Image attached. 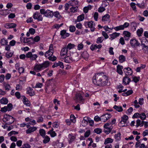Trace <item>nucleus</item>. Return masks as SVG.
<instances>
[{
  "instance_id": "2",
  "label": "nucleus",
  "mask_w": 148,
  "mask_h": 148,
  "mask_svg": "<svg viewBox=\"0 0 148 148\" xmlns=\"http://www.w3.org/2000/svg\"><path fill=\"white\" fill-rule=\"evenodd\" d=\"M49 64V62L48 61H46L44 62L41 64H36L34 69L36 71L39 72L48 67Z\"/></svg>"
},
{
  "instance_id": "31",
  "label": "nucleus",
  "mask_w": 148,
  "mask_h": 148,
  "mask_svg": "<svg viewBox=\"0 0 148 148\" xmlns=\"http://www.w3.org/2000/svg\"><path fill=\"white\" fill-rule=\"evenodd\" d=\"M44 139L43 140V143L44 144H46L48 143L50 140V138L47 136H46L43 137Z\"/></svg>"
},
{
  "instance_id": "18",
  "label": "nucleus",
  "mask_w": 148,
  "mask_h": 148,
  "mask_svg": "<svg viewBox=\"0 0 148 148\" xmlns=\"http://www.w3.org/2000/svg\"><path fill=\"white\" fill-rule=\"evenodd\" d=\"M68 49L66 47H64L62 50L60 52V55L61 56H64L67 55Z\"/></svg>"
},
{
  "instance_id": "16",
  "label": "nucleus",
  "mask_w": 148,
  "mask_h": 148,
  "mask_svg": "<svg viewBox=\"0 0 148 148\" xmlns=\"http://www.w3.org/2000/svg\"><path fill=\"white\" fill-rule=\"evenodd\" d=\"M123 71L126 73V76L127 75H130L132 74V71L131 69L129 67L124 69Z\"/></svg>"
},
{
  "instance_id": "58",
  "label": "nucleus",
  "mask_w": 148,
  "mask_h": 148,
  "mask_svg": "<svg viewBox=\"0 0 148 148\" xmlns=\"http://www.w3.org/2000/svg\"><path fill=\"white\" fill-rule=\"evenodd\" d=\"M102 35L104 37L105 39H107L108 38L109 36L105 32L102 31Z\"/></svg>"
},
{
  "instance_id": "34",
  "label": "nucleus",
  "mask_w": 148,
  "mask_h": 148,
  "mask_svg": "<svg viewBox=\"0 0 148 148\" xmlns=\"http://www.w3.org/2000/svg\"><path fill=\"white\" fill-rule=\"evenodd\" d=\"M82 57L86 60L89 57V54L87 51H84L82 54Z\"/></svg>"
},
{
  "instance_id": "51",
  "label": "nucleus",
  "mask_w": 148,
  "mask_h": 148,
  "mask_svg": "<svg viewBox=\"0 0 148 148\" xmlns=\"http://www.w3.org/2000/svg\"><path fill=\"white\" fill-rule=\"evenodd\" d=\"M7 107L8 111H10L11 110L13 106L12 103H10L8 104L7 106H6Z\"/></svg>"
},
{
  "instance_id": "32",
  "label": "nucleus",
  "mask_w": 148,
  "mask_h": 148,
  "mask_svg": "<svg viewBox=\"0 0 148 148\" xmlns=\"http://www.w3.org/2000/svg\"><path fill=\"white\" fill-rule=\"evenodd\" d=\"M92 8L91 6L89 5L85 7L83 9L84 12L86 13L88 12L89 10H90Z\"/></svg>"
},
{
  "instance_id": "57",
  "label": "nucleus",
  "mask_w": 148,
  "mask_h": 148,
  "mask_svg": "<svg viewBox=\"0 0 148 148\" xmlns=\"http://www.w3.org/2000/svg\"><path fill=\"white\" fill-rule=\"evenodd\" d=\"M136 5L140 8H143L145 7V4L143 2L141 3H137Z\"/></svg>"
},
{
  "instance_id": "64",
  "label": "nucleus",
  "mask_w": 148,
  "mask_h": 148,
  "mask_svg": "<svg viewBox=\"0 0 148 148\" xmlns=\"http://www.w3.org/2000/svg\"><path fill=\"white\" fill-rule=\"evenodd\" d=\"M76 27L77 28L79 29H81L82 28V25L81 23H79L76 24Z\"/></svg>"
},
{
  "instance_id": "48",
  "label": "nucleus",
  "mask_w": 148,
  "mask_h": 148,
  "mask_svg": "<svg viewBox=\"0 0 148 148\" xmlns=\"http://www.w3.org/2000/svg\"><path fill=\"white\" fill-rule=\"evenodd\" d=\"M123 34L125 35V37H129L130 36V33L127 31H124L123 32Z\"/></svg>"
},
{
  "instance_id": "50",
  "label": "nucleus",
  "mask_w": 148,
  "mask_h": 148,
  "mask_svg": "<svg viewBox=\"0 0 148 148\" xmlns=\"http://www.w3.org/2000/svg\"><path fill=\"white\" fill-rule=\"evenodd\" d=\"M139 117L141 119L144 120L146 119V115L143 112L140 114Z\"/></svg>"
},
{
  "instance_id": "61",
  "label": "nucleus",
  "mask_w": 148,
  "mask_h": 148,
  "mask_svg": "<svg viewBox=\"0 0 148 148\" xmlns=\"http://www.w3.org/2000/svg\"><path fill=\"white\" fill-rule=\"evenodd\" d=\"M70 120L73 123H75V117L73 115H71L70 116Z\"/></svg>"
},
{
  "instance_id": "1",
  "label": "nucleus",
  "mask_w": 148,
  "mask_h": 148,
  "mask_svg": "<svg viewBox=\"0 0 148 148\" xmlns=\"http://www.w3.org/2000/svg\"><path fill=\"white\" fill-rule=\"evenodd\" d=\"M95 84L100 86H103L107 84L108 82L107 76L102 73L96 74L92 78Z\"/></svg>"
},
{
  "instance_id": "39",
  "label": "nucleus",
  "mask_w": 148,
  "mask_h": 148,
  "mask_svg": "<svg viewBox=\"0 0 148 148\" xmlns=\"http://www.w3.org/2000/svg\"><path fill=\"white\" fill-rule=\"evenodd\" d=\"M53 16H54L56 18H59L60 16V13L58 11H56L55 12H53Z\"/></svg>"
},
{
  "instance_id": "33",
  "label": "nucleus",
  "mask_w": 148,
  "mask_h": 148,
  "mask_svg": "<svg viewBox=\"0 0 148 148\" xmlns=\"http://www.w3.org/2000/svg\"><path fill=\"white\" fill-rule=\"evenodd\" d=\"M53 128L50 130L47 133L48 134H50L51 137H54L56 135L55 132L53 131Z\"/></svg>"
},
{
  "instance_id": "9",
  "label": "nucleus",
  "mask_w": 148,
  "mask_h": 148,
  "mask_svg": "<svg viewBox=\"0 0 148 148\" xmlns=\"http://www.w3.org/2000/svg\"><path fill=\"white\" fill-rule=\"evenodd\" d=\"M130 44L131 46L133 48H136L139 46L140 44L138 41L135 39H132L130 40Z\"/></svg>"
},
{
  "instance_id": "13",
  "label": "nucleus",
  "mask_w": 148,
  "mask_h": 148,
  "mask_svg": "<svg viewBox=\"0 0 148 148\" xmlns=\"http://www.w3.org/2000/svg\"><path fill=\"white\" fill-rule=\"evenodd\" d=\"M60 34L61 36V37L63 38H66V37L69 36L70 35L69 33H67L66 31L65 30H62L60 32Z\"/></svg>"
},
{
  "instance_id": "15",
  "label": "nucleus",
  "mask_w": 148,
  "mask_h": 148,
  "mask_svg": "<svg viewBox=\"0 0 148 148\" xmlns=\"http://www.w3.org/2000/svg\"><path fill=\"white\" fill-rule=\"evenodd\" d=\"M37 129V127H30L26 131V134H28L33 132L36 131Z\"/></svg>"
},
{
  "instance_id": "37",
  "label": "nucleus",
  "mask_w": 148,
  "mask_h": 148,
  "mask_svg": "<svg viewBox=\"0 0 148 148\" xmlns=\"http://www.w3.org/2000/svg\"><path fill=\"white\" fill-rule=\"evenodd\" d=\"M88 121V117H84L83 118V120L82 121V123H84V125H87Z\"/></svg>"
},
{
  "instance_id": "23",
  "label": "nucleus",
  "mask_w": 148,
  "mask_h": 148,
  "mask_svg": "<svg viewBox=\"0 0 148 148\" xmlns=\"http://www.w3.org/2000/svg\"><path fill=\"white\" fill-rule=\"evenodd\" d=\"M119 35L120 33H117L116 32L113 33L112 34H111L110 35V39L111 40H112L116 38Z\"/></svg>"
},
{
  "instance_id": "46",
  "label": "nucleus",
  "mask_w": 148,
  "mask_h": 148,
  "mask_svg": "<svg viewBox=\"0 0 148 148\" xmlns=\"http://www.w3.org/2000/svg\"><path fill=\"white\" fill-rule=\"evenodd\" d=\"M69 31L70 32H74L76 30V28L74 25H70L69 27Z\"/></svg>"
},
{
  "instance_id": "60",
  "label": "nucleus",
  "mask_w": 148,
  "mask_h": 148,
  "mask_svg": "<svg viewBox=\"0 0 148 148\" xmlns=\"http://www.w3.org/2000/svg\"><path fill=\"white\" fill-rule=\"evenodd\" d=\"M26 38H27L21 37H20V40L21 41L25 43H27V41H26Z\"/></svg>"
},
{
  "instance_id": "62",
  "label": "nucleus",
  "mask_w": 148,
  "mask_h": 148,
  "mask_svg": "<svg viewBox=\"0 0 148 148\" xmlns=\"http://www.w3.org/2000/svg\"><path fill=\"white\" fill-rule=\"evenodd\" d=\"M38 56L36 54H34L30 58V59L32 60H36V58H37Z\"/></svg>"
},
{
  "instance_id": "24",
  "label": "nucleus",
  "mask_w": 148,
  "mask_h": 148,
  "mask_svg": "<svg viewBox=\"0 0 148 148\" xmlns=\"http://www.w3.org/2000/svg\"><path fill=\"white\" fill-rule=\"evenodd\" d=\"M142 44L143 46V47L146 49L148 48V41L145 39L141 41Z\"/></svg>"
},
{
  "instance_id": "35",
  "label": "nucleus",
  "mask_w": 148,
  "mask_h": 148,
  "mask_svg": "<svg viewBox=\"0 0 148 148\" xmlns=\"http://www.w3.org/2000/svg\"><path fill=\"white\" fill-rule=\"evenodd\" d=\"M78 7L76 6L75 7H72L70 8V11L72 13L76 12L78 10Z\"/></svg>"
},
{
  "instance_id": "59",
  "label": "nucleus",
  "mask_w": 148,
  "mask_h": 148,
  "mask_svg": "<svg viewBox=\"0 0 148 148\" xmlns=\"http://www.w3.org/2000/svg\"><path fill=\"white\" fill-rule=\"evenodd\" d=\"M48 51L51 52V55H53L54 51H53V48L52 45L51 44L50 45L49 49Z\"/></svg>"
},
{
  "instance_id": "63",
  "label": "nucleus",
  "mask_w": 148,
  "mask_h": 148,
  "mask_svg": "<svg viewBox=\"0 0 148 148\" xmlns=\"http://www.w3.org/2000/svg\"><path fill=\"white\" fill-rule=\"evenodd\" d=\"M140 114L138 113H135L133 116V118H138L140 117Z\"/></svg>"
},
{
  "instance_id": "21",
  "label": "nucleus",
  "mask_w": 148,
  "mask_h": 148,
  "mask_svg": "<svg viewBox=\"0 0 148 148\" xmlns=\"http://www.w3.org/2000/svg\"><path fill=\"white\" fill-rule=\"evenodd\" d=\"M58 66H59L60 67L62 68H64V66L63 63L61 62H59L58 63H54L52 67L53 68H54L55 67H57Z\"/></svg>"
},
{
  "instance_id": "40",
  "label": "nucleus",
  "mask_w": 148,
  "mask_h": 148,
  "mask_svg": "<svg viewBox=\"0 0 148 148\" xmlns=\"http://www.w3.org/2000/svg\"><path fill=\"white\" fill-rule=\"evenodd\" d=\"M114 29L116 31L124 29L123 26V25H122L115 27L114 28Z\"/></svg>"
},
{
  "instance_id": "53",
  "label": "nucleus",
  "mask_w": 148,
  "mask_h": 148,
  "mask_svg": "<svg viewBox=\"0 0 148 148\" xmlns=\"http://www.w3.org/2000/svg\"><path fill=\"white\" fill-rule=\"evenodd\" d=\"M13 53L8 52L6 53V56L7 58H10L12 57Z\"/></svg>"
},
{
  "instance_id": "14",
  "label": "nucleus",
  "mask_w": 148,
  "mask_h": 148,
  "mask_svg": "<svg viewBox=\"0 0 148 148\" xmlns=\"http://www.w3.org/2000/svg\"><path fill=\"white\" fill-rule=\"evenodd\" d=\"M16 25L14 23H7L5 24V27L7 29L14 28L16 27Z\"/></svg>"
},
{
  "instance_id": "54",
  "label": "nucleus",
  "mask_w": 148,
  "mask_h": 148,
  "mask_svg": "<svg viewBox=\"0 0 148 148\" xmlns=\"http://www.w3.org/2000/svg\"><path fill=\"white\" fill-rule=\"evenodd\" d=\"M136 4L132 2L130 4V6L132 8L133 10L134 11H136Z\"/></svg>"
},
{
  "instance_id": "19",
  "label": "nucleus",
  "mask_w": 148,
  "mask_h": 148,
  "mask_svg": "<svg viewBox=\"0 0 148 148\" xmlns=\"http://www.w3.org/2000/svg\"><path fill=\"white\" fill-rule=\"evenodd\" d=\"M84 18V15L83 14L78 16L76 21H75V23H76L77 22H79L83 21Z\"/></svg>"
},
{
  "instance_id": "36",
  "label": "nucleus",
  "mask_w": 148,
  "mask_h": 148,
  "mask_svg": "<svg viewBox=\"0 0 148 148\" xmlns=\"http://www.w3.org/2000/svg\"><path fill=\"white\" fill-rule=\"evenodd\" d=\"M110 16L108 14H106L102 17V20L103 21H107L109 18Z\"/></svg>"
},
{
  "instance_id": "20",
  "label": "nucleus",
  "mask_w": 148,
  "mask_h": 148,
  "mask_svg": "<svg viewBox=\"0 0 148 148\" xmlns=\"http://www.w3.org/2000/svg\"><path fill=\"white\" fill-rule=\"evenodd\" d=\"M123 67L122 66L120 65H118L117 66V72L120 75H122L123 72L122 69H123Z\"/></svg>"
},
{
  "instance_id": "26",
  "label": "nucleus",
  "mask_w": 148,
  "mask_h": 148,
  "mask_svg": "<svg viewBox=\"0 0 148 148\" xmlns=\"http://www.w3.org/2000/svg\"><path fill=\"white\" fill-rule=\"evenodd\" d=\"M113 141V140L110 138H106L105 140L104 143L105 145H107L108 144L111 143Z\"/></svg>"
},
{
  "instance_id": "6",
  "label": "nucleus",
  "mask_w": 148,
  "mask_h": 148,
  "mask_svg": "<svg viewBox=\"0 0 148 148\" xmlns=\"http://www.w3.org/2000/svg\"><path fill=\"white\" fill-rule=\"evenodd\" d=\"M73 99L75 102L82 103H84L85 100L80 93L76 94Z\"/></svg>"
},
{
  "instance_id": "43",
  "label": "nucleus",
  "mask_w": 148,
  "mask_h": 148,
  "mask_svg": "<svg viewBox=\"0 0 148 148\" xmlns=\"http://www.w3.org/2000/svg\"><path fill=\"white\" fill-rule=\"evenodd\" d=\"M103 40H104V39L103 38V37H98L97 39L96 42L97 44L101 43L102 42Z\"/></svg>"
},
{
  "instance_id": "42",
  "label": "nucleus",
  "mask_w": 148,
  "mask_h": 148,
  "mask_svg": "<svg viewBox=\"0 0 148 148\" xmlns=\"http://www.w3.org/2000/svg\"><path fill=\"white\" fill-rule=\"evenodd\" d=\"M39 133L40 135L43 137L45 136V132L43 129H41L39 130Z\"/></svg>"
},
{
  "instance_id": "29",
  "label": "nucleus",
  "mask_w": 148,
  "mask_h": 148,
  "mask_svg": "<svg viewBox=\"0 0 148 148\" xmlns=\"http://www.w3.org/2000/svg\"><path fill=\"white\" fill-rule=\"evenodd\" d=\"M8 102L7 99L6 98H3L0 99V103L4 104H7Z\"/></svg>"
},
{
  "instance_id": "25",
  "label": "nucleus",
  "mask_w": 148,
  "mask_h": 148,
  "mask_svg": "<svg viewBox=\"0 0 148 148\" xmlns=\"http://www.w3.org/2000/svg\"><path fill=\"white\" fill-rule=\"evenodd\" d=\"M121 134L120 132H118L117 134L114 135V138L115 140L116 141H119L121 139Z\"/></svg>"
},
{
  "instance_id": "3",
  "label": "nucleus",
  "mask_w": 148,
  "mask_h": 148,
  "mask_svg": "<svg viewBox=\"0 0 148 148\" xmlns=\"http://www.w3.org/2000/svg\"><path fill=\"white\" fill-rule=\"evenodd\" d=\"M40 12L46 17L51 18L53 17V11L49 10H45V9H41L40 10Z\"/></svg>"
},
{
  "instance_id": "27",
  "label": "nucleus",
  "mask_w": 148,
  "mask_h": 148,
  "mask_svg": "<svg viewBox=\"0 0 148 148\" xmlns=\"http://www.w3.org/2000/svg\"><path fill=\"white\" fill-rule=\"evenodd\" d=\"M126 58L123 55H121L119 57V62L122 63L125 61Z\"/></svg>"
},
{
  "instance_id": "22",
  "label": "nucleus",
  "mask_w": 148,
  "mask_h": 148,
  "mask_svg": "<svg viewBox=\"0 0 148 148\" xmlns=\"http://www.w3.org/2000/svg\"><path fill=\"white\" fill-rule=\"evenodd\" d=\"M71 57L72 62L77 61L78 60V56L77 53H74Z\"/></svg>"
},
{
  "instance_id": "5",
  "label": "nucleus",
  "mask_w": 148,
  "mask_h": 148,
  "mask_svg": "<svg viewBox=\"0 0 148 148\" xmlns=\"http://www.w3.org/2000/svg\"><path fill=\"white\" fill-rule=\"evenodd\" d=\"M14 121V118L10 115L5 114L4 116L3 121L4 122L8 121L7 124L8 125L12 123Z\"/></svg>"
},
{
  "instance_id": "12",
  "label": "nucleus",
  "mask_w": 148,
  "mask_h": 148,
  "mask_svg": "<svg viewBox=\"0 0 148 148\" xmlns=\"http://www.w3.org/2000/svg\"><path fill=\"white\" fill-rule=\"evenodd\" d=\"M26 93L30 96H32L35 95L34 91L33 89L30 87H29L27 88Z\"/></svg>"
},
{
  "instance_id": "52",
  "label": "nucleus",
  "mask_w": 148,
  "mask_h": 148,
  "mask_svg": "<svg viewBox=\"0 0 148 148\" xmlns=\"http://www.w3.org/2000/svg\"><path fill=\"white\" fill-rule=\"evenodd\" d=\"M69 137H71L69 140V143H71L73 142L75 140V137L73 136H71L70 134L69 135Z\"/></svg>"
},
{
  "instance_id": "7",
  "label": "nucleus",
  "mask_w": 148,
  "mask_h": 148,
  "mask_svg": "<svg viewBox=\"0 0 148 148\" xmlns=\"http://www.w3.org/2000/svg\"><path fill=\"white\" fill-rule=\"evenodd\" d=\"M84 25L86 28L87 27V25L90 28L91 32H92L95 30V28L94 27L95 24L93 21H91L88 22H85L84 23Z\"/></svg>"
},
{
  "instance_id": "47",
  "label": "nucleus",
  "mask_w": 148,
  "mask_h": 148,
  "mask_svg": "<svg viewBox=\"0 0 148 148\" xmlns=\"http://www.w3.org/2000/svg\"><path fill=\"white\" fill-rule=\"evenodd\" d=\"M3 85L4 86L5 90H10L11 87L9 84L6 83H4L3 84Z\"/></svg>"
},
{
  "instance_id": "10",
  "label": "nucleus",
  "mask_w": 148,
  "mask_h": 148,
  "mask_svg": "<svg viewBox=\"0 0 148 148\" xmlns=\"http://www.w3.org/2000/svg\"><path fill=\"white\" fill-rule=\"evenodd\" d=\"M33 17L35 19H37L38 21H41L43 19L42 15L38 12H35L33 14Z\"/></svg>"
},
{
  "instance_id": "49",
  "label": "nucleus",
  "mask_w": 148,
  "mask_h": 148,
  "mask_svg": "<svg viewBox=\"0 0 148 148\" xmlns=\"http://www.w3.org/2000/svg\"><path fill=\"white\" fill-rule=\"evenodd\" d=\"M21 147L22 148H30L31 146L29 144L26 143L23 144Z\"/></svg>"
},
{
  "instance_id": "41",
  "label": "nucleus",
  "mask_w": 148,
  "mask_h": 148,
  "mask_svg": "<svg viewBox=\"0 0 148 148\" xmlns=\"http://www.w3.org/2000/svg\"><path fill=\"white\" fill-rule=\"evenodd\" d=\"M1 45H7L8 42L7 40H5L4 38L2 39L1 41Z\"/></svg>"
},
{
  "instance_id": "44",
  "label": "nucleus",
  "mask_w": 148,
  "mask_h": 148,
  "mask_svg": "<svg viewBox=\"0 0 148 148\" xmlns=\"http://www.w3.org/2000/svg\"><path fill=\"white\" fill-rule=\"evenodd\" d=\"M48 58L51 61H54L56 60V57L54 56H49Z\"/></svg>"
},
{
  "instance_id": "4",
  "label": "nucleus",
  "mask_w": 148,
  "mask_h": 148,
  "mask_svg": "<svg viewBox=\"0 0 148 148\" xmlns=\"http://www.w3.org/2000/svg\"><path fill=\"white\" fill-rule=\"evenodd\" d=\"M103 127L104 128V131L106 134H108L113 128V126L111 123H107L105 124L104 125Z\"/></svg>"
},
{
  "instance_id": "45",
  "label": "nucleus",
  "mask_w": 148,
  "mask_h": 148,
  "mask_svg": "<svg viewBox=\"0 0 148 148\" xmlns=\"http://www.w3.org/2000/svg\"><path fill=\"white\" fill-rule=\"evenodd\" d=\"M75 45L74 44H71V43H69L67 46L66 47L67 49H68L69 50L71 49H73Z\"/></svg>"
},
{
  "instance_id": "17",
  "label": "nucleus",
  "mask_w": 148,
  "mask_h": 148,
  "mask_svg": "<svg viewBox=\"0 0 148 148\" xmlns=\"http://www.w3.org/2000/svg\"><path fill=\"white\" fill-rule=\"evenodd\" d=\"M131 81V79L127 76L124 77L123 80V83L125 85L129 84Z\"/></svg>"
},
{
  "instance_id": "11",
  "label": "nucleus",
  "mask_w": 148,
  "mask_h": 148,
  "mask_svg": "<svg viewBox=\"0 0 148 148\" xmlns=\"http://www.w3.org/2000/svg\"><path fill=\"white\" fill-rule=\"evenodd\" d=\"M111 117V116L110 114H103L101 116V121L103 122H105Z\"/></svg>"
},
{
  "instance_id": "38",
  "label": "nucleus",
  "mask_w": 148,
  "mask_h": 148,
  "mask_svg": "<svg viewBox=\"0 0 148 148\" xmlns=\"http://www.w3.org/2000/svg\"><path fill=\"white\" fill-rule=\"evenodd\" d=\"M143 29L142 28H140V29H138L137 31V35L139 36H140L141 35V34L143 33Z\"/></svg>"
},
{
  "instance_id": "8",
  "label": "nucleus",
  "mask_w": 148,
  "mask_h": 148,
  "mask_svg": "<svg viewBox=\"0 0 148 148\" xmlns=\"http://www.w3.org/2000/svg\"><path fill=\"white\" fill-rule=\"evenodd\" d=\"M128 119V116L126 115H124L121 117V121L119 123L118 125L120 127H123L125 126V124L127 122V121Z\"/></svg>"
},
{
  "instance_id": "56",
  "label": "nucleus",
  "mask_w": 148,
  "mask_h": 148,
  "mask_svg": "<svg viewBox=\"0 0 148 148\" xmlns=\"http://www.w3.org/2000/svg\"><path fill=\"white\" fill-rule=\"evenodd\" d=\"M94 131L97 134H99L101 132L102 130L101 129L98 128L95 129Z\"/></svg>"
},
{
  "instance_id": "28",
  "label": "nucleus",
  "mask_w": 148,
  "mask_h": 148,
  "mask_svg": "<svg viewBox=\"0 0 148 148\" xmlns=\"http://www.w3.org/2000/svg\"><path fill=\"white\" fill-rule=\"evenodd\" d=\"M71 57L69 56H67L66 57H64V61L67 63H70L72 62L71 59Z\"/></svg>"
},
{
  "instance_id": "55",
  "label": "nucleus",
  "mask_w": 148,
  "mask_h": 148,
  "mask_svg": "<svg viewBox=\"0 0 148 148\" xmlns=\"http://www.w3.org/2000/svg\"><path fill=\"white\" fill-rule=\"evenodd\" d=\"M18 134V132L15 131H12L10 132L8 134L9 136H11L13 134Z\"/></svg>"
},
{
  "instance_id": "30",
  "label": "nucleus",
  "mask_w": 148,
  "mask_h": 148,
  "mask_svg": "<svg viewBox=\"0 0 148 148\" xmlns=\"http://www.w3.org/2000/svg\"><path fill=\"white\" fill-rule=\"evenodd\" d=\"M113 108L115 109L116 111L119 112H122L123 110L122 107L120 106H116V105H115L114 106Z\"/></svg>"
}]
</instances>
